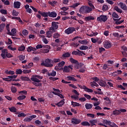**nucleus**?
Instances as JSON below:
<instances>
[{
  "mask_svg": "<svg viewBox=\"0 0 127 127\" xmlns=\"http://www.w3.org/2000/svg\"><path fill=\"white\" fill-rule=\"evenodd\" d=\"M11 91L12 93H16L17 90L16 89V88L14 86L11 87Z\"/></svg>",
  "mask_w": 127,
  "mask_h": 127,
  "instance_id": "51",
  "label": "nucleus"
},
{
  "mask_svg": "<svg viewBox=\"0 0 127 127\" xmlns=\"http://www.w3.org/2000/svg\"><path fill=\"white\" fill-rule=\"evenodd\" d=\"M71 123L72 125H79V124H80L81 123V120L76 118H73L71 119Z\"/></svg>",
  "mask_w": 127,
  "mask_h": 127,
  "instance_id": "7",
  "label": "nucleus"
},
{
  "mask_svg": "<svg viewBox=\"0 0 127 127\" xmlns=\"http://www.w3.org/2000/svg\"><path fill=\"white\" fill-rule=\"evenodd\" d=\"M0 12L2 14H7V11L5 9H1Z\"/></svg>",
  "mask_w": 127,
  "mask_h": 127,
  "instance_id": "59",
  "label": "nucleus"
},
{
  "mask_svg": "<svg viewBox=\"0 0 127 127\" xmlns=\"http://www.w3.org/2000/svg\"><path fill=\"white\" fill-rule=\"evenodd\" d=\"M112 17L113 18H119V15L116 13V12H113Z\"/></svg>",
  "mask_w": 127,
  "mask_h": 127,
  "instance_id": "40",
  "label": "nucleus"
},
{
  "mask_svg": "<svg viewBox=\"0 0 127 127\" xmlns=\"http://www.w3.org/2000/svg\"><path fill=\"white\" fill-rule=\"evenodd\" d=\"M103 45L104 48H106V49H109V48H111V47H112V43L111 41L106 40L103 42Z\"/></svg>",
  "mask_w": 127,
  "mask_h": 127,
  "instance_id": "6",
  "label": "nucleus"
},
{
  "mask_svg": "<svg viewBox=\"0 0 127 127\" xmlns=\"http://www.w3.org/2000/svg\"><path fill=\"white\" fill-rule=\"evenodd\" d=\"M71 106L73 107H80L81 104H79L78 102H74V101H71Z\"/></svg>",
  "mask_w": 127,
  "mask_h": 127,
  "instance_id": "29",
  "label": "nucleus"
},
{
  "mask_svg": "<svg viewBox=\"0 0 127 127\" xmlns=\"http://www.w3.org/2000/svg\"><path fill=\"white\" fill-rule=\"evenodd\" d=\"M15 73L17 75H20L22 74V70H21V69H16Z\"/></svg>",
  "mask_w": 127,
  "mask_h": 127,
  "instance_id": "43",
  "label": "nucleus"
},
{
  "mask_svg": "<svg viewBox=\"0 0 127 127\" xmlns=\"http://www.w3.org/2000/svg\"><path fill=\"white\" fill-rule=\"evenodd\" d=\"M64 101H65L64 99L62 100L60 102L56 104V106H58L59 107H62V106L65 104V102Z\"/></svg>",
  "mask_w": 127,
  "mask_h": 127,
  "instance_id": "20",
  "label": "nucleus"
},
{
  "mask_svg": "<svg viewBox=\"0 0 127 127\" xmlns=\"http://www.w3.org/2000/svg\"><path fill=\"white\" fill-rule=\"evenodd\" d=\"M2 80H3V81H6V82H11V81H12V79H10L8 76L6 78H3Z\"/></svg>",
  "mask_w": 127,
  "mask_h": 127,
  "instance_id": "47",
  "label": "nucleus"
},
{
  "mask_svg": "<svg viewBox=\"0 0 127 127\" xmlns=\"http://www.w3.org/2000/svg\"><path fill=\"white\" fill-rule=\"evenodd\" d=\"M43 48H46L43 50V53H48L49 52V49L51 47L49 45H43Z\"/></svg>",
  "mask_w": 127,
  "mask_h": 127,
  "instance_id": "11",
  "label": "nucleus"
},
{
  "mask_svg": "<svg viewBox=\"0 0 127 127\" xmlns=\"http://www.w3.org/2000/svg\"><path fill=\"white\" fill-rule=\"evenodd\" d=\"M99 53L100 54H102L103 53V52L106 51V49L103 47L99 48Z\"/></svg>",
  "mask_w": 127,
  "mask_h": 127,
  "instance_id": "56",
  "label": "nucleus"
},
{
  "mask_svg": "<svg viewBox=\"0 0 127 127\" xmlns=\"http://www.w3.org/2000/svg\"><path fill=\"white\" fill-rule=\"evenodd\" d=\"M98 84L100 86H101V87H106V84H105L103 80H100Z\"/></svg>",
  "mask_w": 127,
  "mask_h": 127,
  "instance_id": "44",
  "label": "nucleus"
},
{
  "mask_svg": "<svg viewBox=\"0 0 127 127\" xmlns=\"http://www.w3.org/2000/svg\"><path fill=\"white\" fill-rule=\"evenodd\" d=\"M78 5H80V3H74L73 5H71L69 6V7H72L73 8H76V7H77V6H78Z\"/></svg>",
  "mask_w": 127,
  "mask_h": 127,
  "instance_id": "38",
  "label": "nucleus"
},
{
  "mask_svg": "<svg viewBox=\"0 0 127 127\" xmlns=\"http://www.w3.org/2000/svg\"><path fill=\"white\" fill-rule=\"evenodd\" d=\"M53 37H54V38H55V39L59 38V37H60V34H59L58 33H56L54 34Z\"/></svg>",
  "mask_w": 127,
  "mask_h": 127,
  "instance_id": "41",
  "label": "nucleus"
},
{
  "mask_svg": "<svg viewBox=\"0 0 127 127\" xmlns=\"http://www.w3.org/2000/svg\"><path fill=\"white\" fill-rule=\"evenodd\" d=\"M0 56L2 58V59H5V56L7 58H12L13 56L10 53L1 54Z\"/></svg>",
  "mask_w": 127,
  "mask_h": 127,
  "instance_id": "9",
  "label": "nucleus"
},
{
  "mask_svg": "<svg viewBox=\"0 0 127 127\" xmlns=\"http://www.w3.org/2000/svg\"><path fill=\"white\" fill-rule=\"evenodd\" d=\"M63 71L64 72H66V73H68V72H70V68H69L67 66H64Z\"/></svg>",
  "mask_w": 127,
  "mask_h": 127,
  "instance_id": "34",
  "label": "nucleus"
},
{
  "mask_svg": "<svg viewBox=\"0 0 127 127\" xmlns=\"http://www.w3.org/2000/svg\"><path fill=\"white\" fill-rule=\"evenodd\" d=\"M113 115H114V116H119V115H121V112L120 110H115L113 112Z\"/></svg>",
  "mask_w": 127,
  "mask_h": 127,
  "instance_id": "28",
  "label": "nucleus"
},
{
  "mask_svg": "<svg viewBox=\"0 0 127 127\" xmlns=\"http://www.w3.org/2000/svg\"><path fill=\"white\" fill-rule=\"evenodd\" d=\"M66 79H67V81H73L74 82H76V81H77V79H76L75 77L71 76H67Z\"/></svg>",
  "mask_w": 127,
  "mask_h": 127,
  "instance_id": "21",
  "label": "nucleus"
},
{
  "mask_svg": "<svg viewBox=\"0 0 127 127\" xmlns=\"http://www.w3.org/2000/svg\"><path fill=\"white\" fill-rule=\"evenodd\" d=\"M75 31V28L69 27L67 29H65L64 32L66 34H71L72 32Z\"/></svg>",
  "mask_w": 127,
  "mask_h": 127,
  "instance_id": "8",
  "label": "nucleus"
},
{
  "mask_svg": "<svg viewBox=\"0 0 127 127\" xmlns=\"http://www.w3.org/2000/svg\"><path fill=\"white\" fill-rule=\"evenodd\" d=\"M49 16L50 17H56V16H57V13L55 12V11H53V12H50L49 11Z\"/></svg>",
  "mask_w": 127,
  "mask_h": 127,
  "instance_id": "14",
  "label": "nucleus"
},
{
  "mask_svg": "<svg viewBox=\"0 0 127 127\" xmlns=\"http://www.w3.org/2000/svg\"><path fill=\"white\" fill-rule=\"evenodd\" d=\"M97 20L99 22H106L108 20V16L106 15H101L97 17Z\"/></svg>",
  "mask_w": 127,
  "mask_h": 127,
  "instance_id": "5",
  "label": "nucleus"
},
{
  "mask_svg": "<svg viewBox=\"0 0 127 127\" xmlns=\"http://www.w3.org/2000/svg\"><path fill=\"white\" fill-rule=\"evenodd\" d=\"M21 3L19 1H16L14 2V7L15 8H19L20 7V5Z\"/></svg>",
  "mask_w": 127,
  "mask_h": 127,
  "instance_id": "16",
  "label": "nucleus"
},
{
  "mask_svg": "<svg viewBox=\"0 0 127 127\" xmlns=\"http://www.w3.org/2000/svg\"><path fill=\"white\" fill-rule=\"evenodd\" d=\"M58 24H59V22L53 21L52 22V25L50 27V30L53 31V32H56V30L58 29Z\"/></svg>",
  "mask_w": 127,
  "mask_h": 127,
  "instance_id": "3",
  "label": "nucleus"
},
{
  "mask_svg": "<svg viewBox=\"0 0 127 127\" xmlns=\"http://www.w3.org/2000/svg\"><path fill=\"white\" fill-rule=\"evenodd\" d=\"M9 110L11 113H16V112L17 111V109H16V108L13 106L9 108Z\"/></svg>",
  "mask_w": 127,
  "mask_h": 127,
  "instance_id": "25",
  "label": "nucleus"
},
{
  "mask_svg": "<svg viewBox=\"0 0 127 127\" xmlns=\"http://www.w3.org/2000/svg\"><path fill=\"white\" fill-rule=\"evenodd\" d=\"M21 79L22 81H30V79L26 76H21Z\"/></svg>",
  "mask_w": 127,
  "mask_h": 127,
  "instance_id": "45",
  "label": "nucleus"
},
{
  "mask_svg": "<svg viewBox=\"0 0 127 127\" xmlns=\"http://www.w3.org/2000/svg\"><path fill=\"white\" fill-rule=\"evenodd\" d=\"M89 47L87 46H81L80 48L79 49L80 50H87Z\"/></svg>",
  "mask_w": 127,
  "mask_h": 127,
  "instance_id": "39",
  "label": "nucleus"
},
{
  "mask_svg": "<svg viewBox=\"0 0 127 127\" xmlns=\"http://www.w3.org/2000/svg\"><path fill=\"white\" fill-rule=\"evenodd\" d=\"M85 21H91V20H95V17L92 16H88L84 18Z\"/></svg>",
  "mask_w": 127,
  "mask_h": 127,
  "instance_id": "15",
  "label": "nucleus"
},
{
  "mask_svg": "<svg viewBox=\"0 0 127 127\" xmlns=\"http://www.w3.org/2000/svg\"><path fill=\"white\" fill-rule=\"evenodd\" d=\"M24 122H26L27 123H29L30 122H31V120L30 119V118L29 117H26L24 119Z\"/></svg>",
  "mask_w": 127,
  "mask_h": 127,
  "instance_id": "57",
  "label": "nucleus"
},
{
  "mask_svg": "<svg viewBox=\"0 0 127 127\" xmlns=\"http://www.w3.org/2000/svg\"><path fill=\"white\" fill-rule=\"evenodd\" d=\"M122 50H124L123 51H125V52H127V46H123L122 47Z\"/></svg>",
  "mask_w": 127,
  "mask_h": 127,
  "instance_id": "63",
  "label": "nucleus"
},
{
  "mask_svg": "<svg viewBox=\"0 0 127 127\" xmlns=\"http://www.w3.org/2000/svg\"><path fill=\"white\" fill-rule=\"evenodd\" d=\"M22 34L24 35V36H26V35H28V31L26 29H24L22 31Z\"/></svg>",
  "mask_w": 127,
  "mask_h": 127,
  "instance_id": "50",
  "label": "nucleus"
},
{
  "mask_svg": "<svg viewBox=\"0 0 127 127\" xmlns=\"http://www.w3.org/2000/svg\"><path fill=\"white\" fill-rule=\"evenodd\" d=\"M78 42L79 43H80V44H84V45L88 44V41L87 40H79Z\"/></svg>",
  "mask_w": 127,
  "mask_h": 127,
  "instance_id": "33",
  "label": "nucleus"
},
{
  "mask_svg": "<svg viewBox=\"0 0 127 127\" xmlns=\"http://www.w3.org/2000/svg\"><path fill=\"white\" fill-rule=\"evenodd\" d=\"M5 26V24H1L0 25V32H2V30L4 29V27Z\"/></svg>",
  "mask_w": 127,
  "mask_h": 127,
  "instance_id": "35",
  "label": "nucleus"
},
{
  "mask_svg": "<svg viewBox=\"0 0 127 127\" xmlns=\"http://www.w3.org/2000/svg\"><path fill=\"white\" fill-rule=\"evenodd\" d=\"M36 49H40L41 48H43V46H42L41 44H38L36 46Z\"/></svg>",
  "mask_w": 127,
  "mask_h": 127,
  "instance_id": "62",
  "label": "nucleus"
},
{
  "mask_svg": "<svg viewBox=\"0 0 127 127\" xmlns=\"http://www.w3.org/2000/svg\"><path fill=\"white\" fill-rule=\"evenodd\" d=\"M119 5H120V7L123 9V10H127V5L122 2H120L119 3Z\"/></svg>",
  "mask_w": 127,
  "mask_h": 127,
  "instance_id": "13",
  "label": "nucleus"
},
{
  "mask_svg": "<svg viewBox=\"0 0 127 127\" xmlns=\"http://www.w3.org/2000/svg\"><path fill=\"white\" fill-rule=\"evenodd\" d=\"M6 74H9V75H14V71L12 70H6L5 71Z\"/></svg>",
  "mask_w": 127,
  "mask_h": 127,
  "instance_id": "48",
  "label": "nucleus"
},
{
  "mask_svg": "<svg viewBox=\"0 0 127 127\" xmlns=\"http://www.w3.org/2000/svg\"><path fill=\"white\" fill-rule=\"evenodd\" d=\"M6 29L7 31V34L8 35H12V34H11V32H10V29L9 28V24H7L6 26Z\"/></svg>",
  "mask_w": 127,
  "mask_h": 127,
  "instance_id": "22",
  "label": "nucleus"
},
{
  "mask_svg": "<svg viewBox=\"0 0 127 127\" xmlns=\"http://www.w3.org/2000/svg\"><path fill=\"white\" fill-rule=\"evenodd\" d=\"M38 13L41 14L43 17H48V16H49V12H42L41 11H38Z\"/></svg>",
  "mask_w": 127,
  "mask_h": 127,
  "instance_id": "10",
  "label": "nucleus"
},
{
  "mask_svg": "<svg viewBox=\"0 0 127 127\" xmlns=\"http://www.w3.org/2000/svg\"><path fill=\"white\" fill-rule=\"evenodd\" d=\"M26 98V96L25 95H21L17 97V99L19 100V101H22V100H24Z\"/></svg>",
  "mask_w": 127,
  "mask_h": 127,
  "instance_id": "36",
  "label": "nucleus"
},
{
  "mask_svg": "<svg viewBox=\"0 0 127 127\" xmlns=\"http://www.w3.org/2000/svg\"><path fill=\"white\" fill-rule=\"evenodd\" d=\"M92 8L89 6L82 5L79 9V12L82 13H90L92 11Z\"/></svg>",
  "mask_w": 127,
  "mask_h": 127,
  "instance_id": "1",
  "label": "nucleus"
},
{
  "mask_svg": "<svg viewBox=\"0 0 127 127\" xmlns=\"http://www.w3.org/2000/svg\"><path fill=\"white\" fill-rule=\"evenodd\" d=\"M108 7L107 5H103L102 6V10L103 11H105L106 10H108Z\"/></svg>",
  "mask_w": 127,
  "mask_h": 127,
  "instance_id": "55",
  "label": "nucleus"
},
{
  "mask_svg": "<svg viewBox=\"0 0 127 127\" xmlns=\"http://www.w3.org/2000/svg\"><path fill=\"white\" fill-rule=\"evenodd\" d=\"M13 16H17L18 15V12H17L16 10L13 9L12 11Z\"/></svg>",
  "mask_w": 127,
  "mask_h": 127,
  "instance_id": "52",
  "label": "nucleus"
},
{
  "mask_svg": "<svg viewBox=\"0 0 127 127\" xmlns=\"http://www.w3.org/2000/svg\"><path fill=\"white\" fill-rule=\"evenodd\" d=\"M81 125L83 127H90V126H91V124H90V123H89V122H88L87 121L82 122L81 123Z\"/></svg>",
  "mask_w": 127,
  "mask_h": 127,
  "instance_id": "27",
  "label": "nucleus"
},
{
  "mask_svg": "<svg viewBox=\"0 0 127 127\" xmlns=\"http://www.w3.org/2000/svg\"><path fill=\"white\" fill-rule=\"evenodd\" d=\"M69 61L70 62H71V64H76V65H77V66H79V65H80L78 61L73 59V58H70L69 59Z\"/></svg>",
  "mask_w": 127,
  "mask_h": 127,
  "instance_id": "12",
  "label": "nucleus"
},
{
  "mask_svg": "<svg viewBox=\"0 0 127 127\" xmlns=\"http://www.w3.org/2000/svg\"><path fill=\"white\" fill-rule=\"evenodd\" d=\"M24 50H25V47H24V46H21L18 48L19 51H24Z\"/></svg>",
  "mask_w": 127,
  "mask_h": 127,
  "instance_id": "54",
  "label": "nucleus"
},
{
  "mask_svg": "<svg viewBox=\"0 0 127 127\" xmlns=\"http://www.w3.org/2000/svg\"><path fill=\"white\" fill-rule=\"evenodd\" d=\"M96 42L98 44H101V43H102V39L100 38H96Z\"/></svg>",
  "mask_w": 127,
  "mask_h": 127,
  "instance_id": "60",
  "label": "nucleus"
},
{
  "mask_svg": "<svg viewBox=\"0 0 127 127\" xmlns=\"http://www.w3.org/2000/svg\"><path fill=\"white\" fill-rule=\"evenodd\" d=\"M31 80L34 82L32 83L34 85V86H36V87H41L42 86L41 80H39L38 78H31Z\"/></svg>",
  "mask_w": 127,
  "mask_h": 127,
  "instance_id": "4",
  "label": "nucleus"
},
{
  "mask_svg": "<svg viewBox=\"0 0 127 127\" xmlns=\"http://www.w3.org/2000/svg\"><path fill=\"white\" fill-rule=\"evenodd\" d=\"M52 93L54 94V95H56V96H58L61 98V99H64V96L61 94L60 93L56 92L55 91H53Z\"/></svg>",
  "mask_w": 127,
  "mask_h": 127,
  "instance_id": "18",
  "label": "nucleus"
},
{
  "mask_svg": "<svg viewBox=\"0 0 127 127\" xmlns=\"http://www.w3.org/2000/svg\"><path fill=\"white\" fill-rule=\"evenodd\" d=\"M58 65L60 68H61V67H63V66H64V65H65V62L62 61L61 62L59 63L58 64Z\"/></svg>",
  "mask_w": 127,
  "mask_h": 127,
  "instance_id": "37",
  "label": "nucleus"
},
{
  "mask_svg": "<svg viewBox=\"0 0 127 127\" xmlns=\"http://www.w3.org/2000/svg\"><path fill=\"white\" fill-rule=\"evenodd\" d=\"M18 58L20 61H23L25 59V56L24 55H21L18 56Z\"/></svg>",
  "mask_w": 127,
  "mask_h": 127,
  "instance_id": "49",
  "label": "nucleus"
},
{
  "mask_svg": "<svg viewBox=\"0 0 127 127\" xmlns=\"http://www.w3.org/2000/svg\"><path fill=\"white\" fill-rule=\"evenodd\" d=\"M77 51H78V52L77 53V55L78 56H83V55H86V54L85 53H84V52L83 51H81L79 50H77ZM83 54V55H82Z\"/></svg>",
  "mask_w": 127,
  "mask_h": 127,
  "instance_id": "32",
  "label": "nucleus"
},
{
  "mask_svg": "<svg viewBox=\"0 0 127 127\" xmlns=\"http://www.w3.org/2000/svg\"><path fill=\"white\" fill-rule=\"evenodd\" d=\"M31 78H35L36 79H40V80H42L43 79V76L40 75H34Z\"/></svg>",
  "mask_w": 127,
  "mask_h": 127,
  "instance_id": "31",
  "label": "nucleus"
},
{
  "mask_svg": "<svg viewBox=\"0 0 127 127\" xmlns=\"http://www.w3.org/2000/svg\"><path fill=\"white\" fill-rule=\"evenodd\" d=\"M91 80H93L95 82H99V81H100V79H99V78L97 77H92Z\"/></svg>",
  "mask_w": 127,
  "mask_h": 127,
  "instance_id": "58",
  "label": "nucleus"
},
{
  "mask_svg": "<svg viewBox=\"0 0 127 127\" xmlns=\"http://www.w3.org/2000/svg\"><path fill=\"white\" fill-rule=\"evenodd\" d=\"M16 33V29L15 28H13L11 30V36H14V34Z\"/></svg>",
  "mask_w": 127,
  "mask_h": 127,
  "instance_id": "42",
  "label": "nucleus"
},
{
  "mask_svg": "<svg viewBox=\"0 0 127 127\" xmlns=\"http://www.w3.org/2000/svg\"><path fill=\"white\" fill-rule=\"evenodd\" d=\"M41 65L45 66V67H48L49 68L53 67V64H51V59H47L45 60V62H43Z\"/></svg>",
  "mask_w": 127,
  "mask_h": 127,
  "instance_id": "2",
  "label": "nucleus"
},
{
  "mask_svg": "<svg viewBox=\"0 0 127 127\" xmlns=\"http://www.w3.org/2000/svg\"><path fill=\"white\" fill-rule=\"evenodd\" d=\"M98 121L97 120H92L89 121L91 127H94L96 126V124L97 123Z\"/></svg>",
  "mask_w": 127,
  "mask_h": 127,
  "instance_id": "17",
  "label": "nucleus"
},
{
  "mask_svg": "<svg viewBox=\"0 0 127 127\" xmlns=\"http://www.w3.org/2000/svg\"><path fill=\"white\" fill-rule=\"evenodd\" d=\"M56 71L55 70H52L51 73H48V76H51L52 77H55L56 76Z\"/></svg>",
  "mask_w": 127,
  "mask_h": 127,
  "instance_id": "24",
  "label": "nucleus"
},
{
  "mask_svg": "<svg viewBox=\"0 0 127 127\" xmlns=\"http://www.w3.org/2000/svg\"><path fill=\"white\" fill-rule=\"evenodd\" d=\"M110 127H119L115 123H112Z\"/></svg>",
  "mask_w": 127,
  "mask_h": 127,
  "instance_id": "64",
  "label": "nucleus"
},
{
  "mask_svg": "<svg viewBox=\"0 0 127 127\" xmlns=\"http://www.w3.org/2000/svg\"><path fill=\"white\" fill-rule=\"evenodd\" d=\"M71 54H70V53L69 52H66L62 55V57L64 58H68V57H70V56Z\"/></svg>",
  "mask_w": 127,
  "mask_h": 127,
  "instance_id": "30",
  "label": "nucleus"
},
{
  "mask_svg": "<svg viewBox=\"0 0 127 127\" xmlns=\"http://www.w3.org/2000/svg\"><path fill=\"white\" fill-rule=\"evenodd\" d=\"M102 124H104L106 126V125H108L109 126H111L112 125V122L110 121H108V120H103L102 121Z\"/></svg>",
  "mask_w": 127,
  "mask_h": 127,
  "instance_id": "19",
  "label": "nucleus"
},
{
  "mask_svg": "<svg viewBox=\"0 0 127 127\" xmlns=\"http://www.w3.org/2000/svg\"><path fill=\"white\" fill-rule=\"evenodd\" d=\"M114 9L117 11V12H119V13H123V10L121 9L118 6H115L114 8Z\"/></svg>",
  "mask_w": 127,
  "mask_h": 127,
  "instance_id": "26",
  "label": "nucleus"
},
{
  "mask_svg": "<svg viewBox=\"0 0 127 127\" xmlns=\"http://www.w3.org/2000/svg\"><path fill=\"white\" fill-rule=\"evenodd\" d=\"M26 117V114L24 113H20L18 115V118H21V117Z\"/></svg>",
  "mask_w": 127,
  "mask_h": 127,
  "instance_id": "61",
  "label": "nucleus"
},
{
  "mask_svg": "<svg viewBox=\"0 0 127 127\" xmlns=\"http://www.w3.org/2000/svg\"><path fill=\"white\" fill-rule=\"evenodd\" d=\"M84 91H85V92H87V93H93V90L90 88H88L86 86L85 87Z\"/></svg>",
  "mask_w": 127,
  "mask_h": 127,
  "instance_id": "46",
  "label": "nucleus"
},
{
  "mask_svg": "<svg viewBox=\"0 0 127 127\" xmlns=\"http://www.w3.org/2000/svg\"><path fill=\"white\" fill-rule=\"evenodd\" d=\"M85 106L86 110H90V109H92V108H93V105H92V104L86 103L85 104Z\"/></svg>",
  "mask_w": 127,
  "mask_h": 127,
  "instance_id": "23",
  "label": "nucleus"
},
{
  "mask_svg": "<svg viewBox=\"0 0 127 127\" xmlns=\"http://www.w3.org/2000/svg\"><path fill=\"white\" fill-rule=\"evenodd\" d=\"M47 37L49 38L51 37V36H52V32H51V31H48L47 32Z\"/></svg>",
  "mask_w": 127,
  "mask_h": 127,
  "instance_id": "53",
  "label": "nucleus"
}]
</instances>
